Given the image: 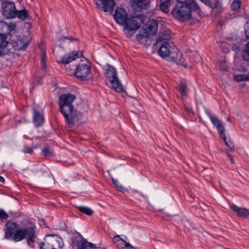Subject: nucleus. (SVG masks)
Here are the masks:
<instances>
[{
	"label": "nucleus",
	"instance_id": "f257e3e1",
	"mask_svg": "<svg viewBox=\"0 0 249 249\" xmlns=\"http://www.w3.org/2000/svg\"><path fill=\"white\" fill-rule=\"evenodd\" d=\"M75 99V95L69 93L62 94L58 100L59 110L64 117L66 123L69 125H72L77 119V111L73 105Z\"/></svg>",
	"mask_w": 249,
	"mask_h": 249
},
{
	"label": "nucleus",
	"instance_id": "f03ea898",
	"mask_svg": "<svg viewBox=\"0 0 249 249\" xmlns=\"http://www.w3.org/2000/svg\"><path fill=\"white\" fill-rule=\"evenodd\" d=\"M192 5L176 3L171 11L173 17L176 19L180 21H185L190 20L192 18V12H199L200 8L196 4V8H193Z\"/></svg>",
	"mask_w": 249,
	"mask_h": 249
},
{
	"label": "nucleus",
	"instance_id": "7ed1b4c3",
	"mask_svg": "<svg viewBox=\"0 0 249 249\" xmlns=\"http://www.w3.org/2000/svg\"><path fill=\"white\" fill-rule=\"evenodd\" d=\"M63 245L62 239L56 234H48L44 241L40 243L41 249H61Z\"/></svg>",
	"mask_w": 249,
	"mask_h": 249
},
{
	"label": "nucleus",
	"instance_id": "20e7f679",
	"mask_svg": "<svg viewBox=\"0 0 249 249\" xmlns=\"http://www.w3.org/2000/svg\"><path fill=\"white\" fill-rule=\"evenodd\" d=\"M158 23L156 19L149 20L145 26L140 31L139 35H137L136 38L139 41L143 38H147L151 36H155L158 31Z\"/></svg>",
	"mask_w": 249,
	"mask_h": 249
},
{
	"label": "nucleus",
	"instance_id": "39448f33",
	"mask_svg": "<svg viewBox=\"0 0 249 249\" xmlns=\"http://www.w3.org/2000/svg\"><path fill=\"white\" fill-rule=\"evenodd\" d=\"M74 75L80 81H86L91 77L90 65L89 62L79 64L76 67Z\"/></svg>",
	"mask_w": 249,
	"mask_h": 249
},
{
	"label": "nucleus",
	"instance_id": "423d86ee",
	"mask_svg": "<svg viewBox=\"0 0 249 249\" xmlns=\"http://www.w3.org/2000/svg\"><path fill=\"white\" fill-rule=\"evenodd\" d=\"M106 74L112 84V88L117 92H122L123 87L117 77V72L114 67L108 65Z\"/></svg>",
	"mask_w": 249,
	"mask_h": 249
},
{
	"label": "nucleus",
	"instance_id": "0eeeda50",
	"mask_svg": "<svg viewBox=\"0 0 249 249\" xmlns=\"http://www.w3.org/2000/svg\"><path fill=\"white\" fill-rule=\"evenodd\" d=\"M71 245L73 249H98L95 245L88 242L80 234L71 238Z\"/></svg>",
	"mask_w": 249,
	"mask_h": 249
},
{
	"label": "nucleus",
	"instance_id": "6e6552de",
	"mask_svg": "<svg viewBox=\"0 0 249 249\" xmlns=\"http://www.w3.org/2000/svg\"><path fill=\"white\" fill-rule=\"evenodd\" d=\"M36 227L35 224L32 221H28L23 230L25 237H27V243L29 245L34 244L36 238Z\"/></svg>",
	"mask_w": 249,
	"mask_h": 249
},
{
	"label": "nucleus",
	"instance_id": "1a4fd4ad",
	"mask_svg": "<svg viewBox=\"0 0 249 249\" xmlns=\"http://www.w3.org/2000/svg\"><path fill=\"white\" fill-rule=\"evenodd\" d=\"M16 8L14 2L5 1L2 3V13L3 16L7 19L15 18Z\"/></svg>",
	"mask_w": 249,
	"mask_h": 249
},
{
	"label": "nucleus",
	"instance_id": "9d476101",
	"mask_svg": "<svg viewBox=\"0 0 249 249\" xmlns=\"http://www.w3.org/2000/svg\"><path fill=\"white\" fill-rule=\"evenodd\" d=\"M139 17H132L127 19V21L124 25V32L127 35L130 36L132 35L131 32L138 30L140 28V25L138 22Z\"/></svg>",
	"mask_w": 249,
	"mask_h": 249
},
{
	"label": "nucleus",
	"instance_id": "9b49d317",
	"mask_svg": "<svg viewBox=\"0 0 249 249\" xmlns=\"http://www.w3.org/2000/svg\"><path fill=\"white\" fill-rule=\"evenodd\" d=\"M96 5L98 9L105 12H112L115 3L114 0H97L96 1Z\"/></svg>",
	"mask_w": 249,
	"mask_h": 249
},
{
	"label": "nucleus",
	"instance_id": "f8f14e48",
	"mask_svg": "<svg viewBox=\"0 0 249 249\" xmlns=\"http://www.w3.org/2000/svg\"><path fill=\"white\" fill-rule=\"evenodd\" d=\"M6 231L5 232V238L12 239L13 234L19 229V225L17 223L8 221L6 225Z\"/></svg>",
	"mask_w": 249,
	"mask_h": 249
},
{
	"label": "nucleus",
	"instance_id": "ddd939ff",
	"mask_svg": "<svg viewBox=\"0 0 249 249\" xmlns=\"http://www.w3.org/2000/svg\"><path fill=\"white\" fill-rule=\"evenodd\" d=\"M131 7L136 12L147 10L150 6L149 0H131Z\"/></svg>",
	"mask_w": 249,
	"mask_h": 249
},
{
	"label": "nucleus",
	"instance_id": "4468645a",
	"mask_svg": "<svg viewBox=\"0 0 249 249\" xmlns=\"http://www.w3.org/2000/svg\"><path fill=\"white\" fill-rule=\"evenodd\" d=\"M113 17L116 22L120 25H124L128 18L126 10L122 8H117Z\"/></svg>",
	"mask_w": 249,
	"mask_h": 249
},
{
	"label": "nucleus",
	"instance_id": "2eb2a0df",
	"mask_svg": "<svg viewBox=\"0 0 249 249\" xmlns=\"http://www.w3.org/2000/svg\"><path fill=\"white\" fill-rule=\"evenodd\" d=\"M82 55V52L80 51H76V52H72L69 53L65 54L63 56H62L59 61V63L63 64L66 65L73 60L76 59L78 58H79Z\"/></svg>",
	"mask_w": 249,
	"mask_h": 249
},
{
	"label": "nucleus",
	"instance_id": "dca6fc26",
	"mask_svg": "<svg viewBox=\"0 0 249 249\" xmlns=\"http://www.w3.org/2000/svg\"><path fill=\"white\" fill-rule=\"evenodd\" d=\"M112 242L119 249H138L133 247L130 244L120 238L119 235L114 237L112 239Z\"/></svg>",
	"mask_w": 249,
	"mask_h": 249
},
{
	"label": "nucleus",
	"instance_id": "f3484780",
	"mask_svg": "<svg viewBox=\"0 0 249 249\" xmlns=\"http://www.w3.org/2000/svg\"><path fill=\"white\" fill-rule=\"evenodd\" d=\"M173 48L169 43L166 41L161 43L158 51L159 54L163 58H165L172 53Z\"/></svg>",
	"mask_w": 249,
	"mask_h": 249
},
{
	"label": "nucleus",
	"instance_id": "a211bd4d",
	"mask_svg": "<svg viewBox=\"0 0 249 249\" xmlns=\"http://www.w3.org/2000/svg\"><path fill=\"white\" fill-rule=\"evenodd\" d=\"M33 123L36 127L42 126L44 123L43 114L36 109L33 110Z\"/></svg>",
	"mask_w": 249,
	"mask_h": 249
},
{
	"label": "nucleus",
	"instance_id": "6ab92c4d",
	"mask_svg": "<svg viewBox=\"0 0 249 249\" xmlns=\"http://www.w3.org/2000/svg\"><path fill=\"white\" fill-rule=\"evenodd\" d=\"M230 208L239 217L247 218L249 216V210L248 209L239 207L235 204L230 205Z\"/></svg>",
	"mask_w": 249,
	"mask_h": 249
},
{
	"label": "nucleus",
	"instance_id": "aec40b11",
	"mask_svg": "<svg viewBox=\"0 0 249 249\" xmlns=\"http://www.w3.org/2000/svg\"><path fill=\"white\" fill-rule=\"evenodd\" d=\"M171 0H160V10L165 13H168L169 12V7L171 5Z\"/></svg>",
	"mask_w": 249,
	"mask_h": 249
},
{
	"label": "nucleus",
	"instance_id": "412c9836",
	"mask_svg": "<svg viewBox=\"0 0 249 249\" xmlns=\"http://www.w3.org/2000/svg\"><path fill=\"white\" fill-rule=\"evenodd\" d=\"M25 238L23 229L20 228L13 234L12 239L15 242H19Z\"/></svg>",
	"mask_w": 249,
	"mask_h": 249
},
{
	"label": "nucleus",
	"instance_id": "4be33fe9",
	"mask_svg": "<svg viewBox=\"0 0 249 249\" xmlns=\"http://www.w3.org/2000/svg\"><path fill=\"white\" fill-rule=\"evenodd\" d=\"M206 5H209L213 9L219 8L221 7V3L219 0H200Z\"/></svg>",
	"mask_w": 249,
	"mask_h": 249
},
{
	"label": "nucleus",
	"instance_id": "5701e85b",
	"mask_svg": "<svg viewBox=\"0 0 249 249\" xmlns=\"http://www.w3.org/2000/svg\"><path fill=\"white\" fill-rule=\"evenodd\" d=\"M15 15V18L17 17L18 18L23 21L27 19L29 16L27 11L25 9L19 11L17 10Z\"/></svg>",
	"mask_w": 249,
	"mask_h": 249
},
{
	"label": "nucleus",
	"instance_id": "b1692460",
	"mask_svg": "<svg viewBox=\"0 0 249 249\" xmlns=\"http://www.w3.org/2000/svg\"><path fill=\"white\" fill-rule=\"evenodd\" d=\"M176 63L179 66H182L185 68L187 67L188 64L186 62V59L182 53L177 54V58L174 60Z\"/></svg>",
	"mask_w": 249,
	"mask_h": 249
},
{
	"label": "nucleus",
	"instance_id": "393cba45",
	"mask_svg": "<svg viewBox=\"0 0 249 249\" xmlns=\"http://www.w3.org/2000/svg\"><path fill=\"white\" fill-rule=\"evenodd\" d=\"M246 48V43L243 44L242 41L237 42L236 44H232V49L236 53L242 51Z\"/></svg>",
	"mask_w": 249,
	"mask_h": 249
},
{
	"label": "nucleus",
	"instance_id": "a878e982",
	"mask_svg": "<svg viewBox=\"0 0 249 249\" xmlns=\"http://www.w3.org/2000/svg\"><path fill=\"white\" fill-rule=\"evenodd\" d=\"M206 112L208 116L209 117L212 123L214 126H216L221 124V122L218 117H216L215 115L211 114L210 111L206 110Z\"/></svg>",
	"mask_w": 249,
	"mask_h": 249
},
{
	"label": "nucleus",
	"instance_id": "bb28decb",
	"mask_svg": "<svg viewBox=\"0 0 249 249\" xmlns=\"http://www.w3.org/2000/svg\"><path fill=\"white\" fill-rule=\"evenodd\" d=\"M242 57L244 60L249 61V40L246 43V48L243 51Z\"/></svg>",
	"mask_w": 249,
	"mask_h": 249
},
{
	"label": "nucleus",
	"instance_id": "cd10ccee",
	"mask_svg": "<svg viewBox=\"0 0 249 249\" xmlns=\"http://www.w3.org/2000/svg\"><path fill=\"white\" fill-rule=\"evenodd\" d=\"M177 3H181L183 4H188L189 5H192L193 8H196L197 3L194 0H176Z\"/></svg>",
	"mask_w": 249,
	"mask_h": 249
},
{
	"label": "nucleus",
	"instance_id": "c85d7f7f",
	"mask_svg": "<svg viewBox=\"0 0 249 249\" xmlns=\"http://www.w3.org/2000/svg\"><path fill=\"white\" fill-rule=\"evenodd\" d=\"M187 86L185 83H181L178 87L179 91L182 97L186 96L187 95Z\"/></svg>",
	"mask_w": 249,
	"mask_h": 249
},
{
	"label": "nucleus",
	"instance_id": "c756f323",
	"mask_svg": "<svg viewBox=\"0 0 249 249\" xmlns=\"http://www.w3.org/2000/svg\"><path fill=\"white\" fill-rule=\"evenodd\" d=\"M217 65L219 69L221 71H227L228 65L226 60H218L217 61Z\"/></svg>",
	"mask_w": 249,
	"mask_h": 249
},
{
	"label": "nucleus",
	"instance_id": "7c9ffc66",
	"mask_svg": "<svg viewBox=\"0 0 249 249\" xmlns=\"http://www.w3.org/2000/svg\"><path fill=\"white\" fill-rule=\"evenodd\" d=\"M78 210L88 215H91L93 213V211L91 209L86 206H80L78 207Z\"/></svg>",
	"mask_w": 249,
	"mask_h": 249
},
{
	"label": "nucleus",
	"instance_id": "2f4dec72",
	"mask_svg": "<svg viewBox=\"0 0 249 249\" xmlns=\"http://www.w3.org/2000/svg\"><path fill=\"white\" fill-rule=\"evenodd\" d=\"M241 6V3L239 0H234L231 4V9L235 11L239 9Z\"/></svg>",
	"mask_w": 249,
	"mask_h": 249
},
{
	"label": "nucleus",
	"instance_id": "473e14b6",
	"mask_svg": "<svg viewBox=\"0 0 249 249\" xmlns=\"http://www.w3.org/2000/svg\"><path fill=\"white\" fill-rule=\"evenodd\" d=\"M8 214L2 209H0V225L3 223V220L8 218Z\"/></svg>",
	"mask_w": 249,
	"mask_h": 249
},
{
	"label": "nucleus",
	"instance_id": "72a5a7b5",
	"mask_svg": "<svg viewBox=\"0 0 249 249\" xmlns=\"http://www.w3.org/2000/svg\"><path fill=\"white\" fill-rule=\"evenodd\" d=\"M46 54L45 52H42V57L41 59V62L42 63V68L43 70H46L47 68V63H46Z\"/></svg>",
	"mask_w": 249,
	"mask_h": 249
},
{
	"label": "nucleus",
	"instance_id": "f704fd0d",
	"mask_svg": "<svg viewBox=\"0 0 249 249\" xmlns=\"http://www.w3.org/2000/svg\"><path fill=\"white\" fill-rule=\"evenodd\" d=\"M7 44L8 42L6 40L5 36L0 34V48L5 47Z\"/></svg>",
	"mask_w": 249,
	"mask_h": 249
},
{
	"label": "nucleus",
	"instance_id": "c9c22d12",
	"mask_svg": "<svg viewBox=\"0 0 249 249\" xmlns=\"http://www.w3.org/2000/svg\"><path fill=\"white\" fill-rule=\"evenodd\" d=\"M7 27L8 23L3 21H0V34L3 35L5 32V29H7Z\"/></svg>",
	"mask_w": 249,
	"mask_h": 249
},
{
	"label": "nucleus",
	"instance_id": "e433bc0d",
	"mask_svg": "<svg viewBox=\"0 0 249 249\" xmlns=\"http://www.w3.org/2000/svg\"><path fill=\"white\" fill-rule=\"evenodd\" d=\"M42 152L43 153V155L45 157L50 156L52 154V151L50 150V148L48 146L44 147L42 150Z\"/></svg>",
	"mask_w": 249,
	"mask_h": 249
},
{
	"label": "nucleus",
	"instance_id": "4c0bfd02",
	"mask_svg": "<svg viewBox=\"0 0 249 249\" xmlns=\"http://www.w3.org/2000/svg\"><path fill=\"white\" fill-rule=\"evenodd\" d=\"M21 151L25 154H32L33 152V149L28 145H25Z\"/></svg>",
	"mask_w": 249,
	"mask_h": 249
},
{
	"label": "nucleus",
	"instance_id": "58836bf2",
	"mask_svg": "<svg viewBox=\"0 0 249 249\" xmlns=\"http://www.w3.org/2000/svg\"><path fill=\"white\" fill-rule=\"evenodd\" d=\"M226 145L231 150H233L234 149V145L232 142L230 140H226L224 142Z\"/></svg>",
	"mask_w": 249,
	"mask_h": 249
},
{
	"label": "nucleus",
	"instance_id": "ea45409f",
	"mask_svg": "<svg viewBox=\"0 0 249 249\" xmlns=\"http://www.w3.org/2000/svg\"><path fill=\"white\" fill-rule=\"evenodd\" d=\"M16 23L13 22H10L9 24H8V27L7 29L10 31L11 32L12 31H15L16 29Z\"/></svg>",
	"mask_w": 249,
	"mask_h": 249
},
{
	"label": "nucleus",
	"instance_id": "a19ab883",
	"mask_svg": "<svg viewBox=\"0 0 249 249\" xmlns=\"http://www.w3.org/2000/svg\"><path fill=\"white\" fill-rule=\"evenodd\" d=\"M112 183L118 188L120 189H124L123 186L119 183V182L117 180H116V179H114L113 178H112Z\"/></svg>",
	"mask_w": 249,
	"mask_h": 249
},
{
	"label": "nucleus",
	"instance_id": "79ce46f5",
	"mask_svg": "<svg viewBox=\"0 0 249 249\" xmlns=\"http://www.w3.org/2000/svg\"><path fill=\"white\" fill-rule=\"evenodd\" d=\"M215 127H216L219 133L224 132L225 131V127L221 123Z\"/></svg>",
	"mask_w": 249,
	"mask_h": 249
},
{
	"label": "nucleus",
	"instance_id": "37998d69",
	"mask_svg": "<svg viewBox=\"0 0 249 249\" xmlns=\"http://www.w3.org/2000/svg\"><path fill=\"white\" fill-rule=\"evenodd\" d=\"M245 34L246 39L249 41V28L245 29Z\"/></svg>",
	"mask_w": 249,
	"mask_h": 249
},
{
	"label": "nucleus",
	"instance_id": "c03bdc74",
	"mask_svg": "<svg viewBox=\"0 0 249 249\" xmlns=\"http://www.w3.org/2000/svg\"><path fill=\"white\" fill-rule=\"evenodd\" d=\"M219 134H220V137L222 139H223L224 142L226 141V140H227V138H226V135H225V132H223V133H219Z\"/></svg>",
	"mask_w": 249,
	"mask_h": 249
},
{
	"label": "nucleus",
	"instance_id": "a18cd8bd",
	"mask_svg": "<svg viewBox=\"0 0 249 249\" xmlns=\"http://www.w3.org/2000/svg\"><path fill=\"white\" fill-rule=\"evenodd\" d=\"M39 224L40 226L45 227V224L44 219H41L39 221Z\"/></svg>",
	"mask_w": 249,
	"mask_h": 249
},
{
	"label": "nucleus",
	"instance_id": "49530a36",
	"mask_svg": "<svg viewBox=\"0 0 249 249\" xmlns=\"http://www.w3.org/2000/svg\"><path fill=\"white\" fill-rule=\"evenodd\" d=\"M166 39L167 38H164L163 36H159V37L158 38V40H157V43H159V42H162L163 40L164 39Z\"/></svg>",
	"mask_w": 249,
	"mask_h": 249
},
{
	"label": "nucleus",
	"instance_id": "de8ad7c7",
	"mask_svg": "<svg viewBox=\"0 0 249 249\" xmlns=\"http://www.w3.org/2000/svg\"><path fill=\"white\" fill-rule=\"evenodd\" d=\"M66 39H69L70 40H76V38H73V37H71V38H68L67 37H64Z\"/></svg>",
	"mask_w": 249,
	"mask_h": 249
},
{
	"label": "nucleus",
	"instance_id": "09e8293b",
	"mask_svg": "<svg viewBox=\"0 0 249 249\" xmlns=\"http://www.w3.org/2000/svg\"><path fill=\"white\" fill-rule=\"evenodd\" d=\"M4 178L0 176V182H4Z\"/></svg>",
	"mask_w": 249,
	"mask_h": 249
},
{
	"label": "nucleus",
	"instance_id": "8fccbe9b",
	"mask_svg": "<svg viewBox=\"0 0 249 249\" xmlns=\"http://www.w3.org/2000/svg\"><path fill=\"white\" fill-rule=\"evenodd\" d=\"M241 77V75H237V76H236L235 77L236 80L237 81H240V80H242V79H240V78L238 79V78H237V77Z\"/></svg>",
	"mask_w": 249,
	"mask_h": 249
},
{
	"label": "nucleus",
	"instance_id": "3c124183",
	"mask_svg": "<svg viewBox=\"0 0 249 249\" xmlns=\"http://www.w3.org/2000/svg\"><path fill=\"white\" fill-rule=\"evenodd\" d=\"M27 44H25L23 46V49H25L27 48Z\"/></svg>",
	"mask_w": 249,
	"mask_h": 249
},
{
	"label": "nucleus",
	"instance_id": "603ef678",
	"mask_svg": "<svg viewBox=\"0 0 249 249\" xmlns=\"http://www.w3.org/2000/svg\"><path fill=\"white\" fill-rule=\"evenodd\" d=\"M227 121H228V122H230V121H231V119H230V118H229H229H228L227 119Z\"/></svg>",
	"mask_w": 249,
	"mask_h": 249
},
{
	"label": "nucleus",
	"instance_id": "864d4df0",
	"mask_svg": "<svg viewBox=\"0 0 249 249\" xmlns=\"http://www.w3.org/2000/svg\"><path fill=\"white\" fill-rule=\"evenodd\" d=\"M196 58H197L198 60H199V59L200 58V56L198 55L196 56Z\"/></svg>",
	"mask_w": 249,
	"mask_h": 249
},
{
	"label": "nucleus",
	"instance_id": "5fc2aeb1",
	"mask_svg": "<svg viewBox=\"0 0 249 249\" xmlns=\"http://www.w3.org/2000/svg\"><path fill=\"white\" fill-rule=\"evenodd\" d=\"M231 162L233 164L234 163V161H233V160L232 159H231Z\"/></svg>",
	"mask_w": 249,
	"mask_h": 249
}]
</instances>
